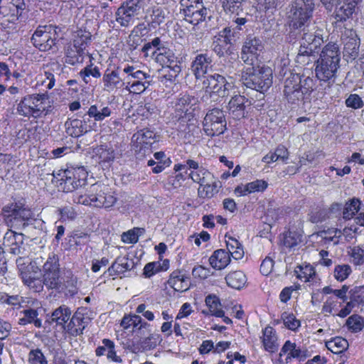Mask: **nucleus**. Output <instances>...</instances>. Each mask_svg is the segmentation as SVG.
I'll return each mask as SVG.
<instances>
[{
  "instance_id": "obj_44",
  "label": "nucleus",
  "mask_w": 364,
  "mask_h": 364,
  "mask_svg": "<svg viewBox=\"0 0 364 364\" xmlns=\"http://www.w3.org/2000/svg\"><path fill=\"white\" fill-rule=\"evenodd\" d=\"M83 50L81 47H68L66 51L65 63L72 65L81 63Z\"/></svg>"
},
{
  "instance_id": "obj_26",
  "label": "nucleus",
  "mask_w": 364,
  "mask_h": 364,
  "mask_svg": "<svg viewBox=\"0 0 364 364\" xmlns=\"http://www.w3.org/2000/svg\"><path fill=\"white\" fill-rule=\"evenodd\" d=\"M262 342L265 350L275 353L279 348L277 336L275 330L271 326H267L262 331Z\"/></svg>"
},
{
  "instance_id": "obj_1",
  "label": "nucleus",
  "mask_w": 364,
  "mask_h": 364,
  "mask_svg": "<svg viewBox=\"0 0 364 364\" xmlns=\"http://www.w3.org/2000/svg\"><path fill=\"white\" fill-rule=\"evenodd\" d=\"M2 215L5 223L11 228L4 235V243L10 247L9 251L11 254L20 255L23 250V234L17 232L16 230L28 232L33 230L42 229L43 221L37 219L32 210L21 201L5 205L2 208Z\"/></svg>"
},
{
  "instance_id": "obj_64",
  "label": "nucleus",
  "mask_w": 364,
  "mask_h": 364,
  "mask_svg": "<svg viewBox=\"0 0 364 364\" xmlns=\"http://www.w3.org/2000/svg\"><path fill=\"white\" fill-rule=\"evenodd\" d=\"M346 105L348 107L356 109L362 108L364 102L358 95L350 94L346 100Z\"/></svg>"
},
{
  "instance_id": "obj_59",
  "label": "nucleus",
  "mask_w": 364,
  "mask_h": 364,
  "mask_svg": "<svg viewBox=\"0 0 364 364\" xmlns=\"http://www.w3.org/2000/svg\"><path fill=\"white\" fill-rule=\"evenodd\" d=\"M350 257L355 265L364 264V250L359 246L353 247L350 250Z\"/></svg>"
},
{
  "instance_id": "obj_58",
  "label": "nucleus",
  "mask_w": 364,
  "mask_h": 364,
  "mask_svg": "<svg viewBox=\"0 0 364 364\" xmlns=\"http://www.w3.org/2000/svg\"><path fill=\"white\" fill-rule=\"evenodd\" d=\"M351 268L348 264L338 265L334 269V277L338 281H343L346 279L350 273Z\"/></svg>"
},
{
  "instance_id": "obj_49",
  "label": "nucleus",
  "mask_w": 364,
  "mask_h": 364,
  "mask_svg": "<svg viewBox=\"0 0 364 364\" xmlns=\"http://www.w3.org/2000/svg\"><path fill=\"white\" fill-rule=\"evenodd\" d=\"M132 324H133V331L138 332L141 335L145 334V331L148 333L151 331V325L147 322L143 321L141 316L138 315H131Z\"/></svg>"
},
{
  "instance_id": "obj_56",
  "label": "nucleus",
  "mask_w": 364,
  "mask_h": 364,
  "mask_svg": "<svg viewBox=\"0 0 364 364\" xmlns=\"http://www.w3.org/2000/svg\"><path fill=\"white\" fill-rule=\"evenodd\" d=\"M28 362L31 364H48V360L39 348L31 350L28 353Z\"/></svg>"
},
{
  "instance_id": "obj_51",
  "label": "nucleus",
  "mask_w": 364,
  "mask_h": 364,
  "mask_svg": "<svg viewBox=\"0 0 364 364\" xmlns=\"http://www.w3.org/2000/svg\"><path fill=\"white\" fill-rule=\"evenodd\" d=\"M80 75L83 81L87 84L90 82V77L92 76L95 78H99L101 76L99 68L97 66L93 67L92 64L87 65L83 70L80 72Z\"/></svg>"
},
{
  "instance_id": "obj_27",
  "label": "nucleus",
  "mask_w": 364,
  "mask_h": 364,
  "mask_svg": "<svg viewBox=\"0 0 364 364\" xmlns=\"http://www.w3.org/2000/svg\"><path fill=\"white\" fill-rule=\"evenodd\" d=\"M22 316L18 318V324L26 326L28 324H33L36 328L42 326V320L38 318V308L32 309L27 308L20 312Z\"/></svg>"
},
{
  "instance_id": "obj_50",
  "label": "nucleus",
  "mask_w": 364,
  "mask_h": 364,
  "mask_svg": "<svg viewBox=\"0 0 364 364\" xmlns=\"http://www.w3.org/2000/svg\"><path fill=\"white\" fill-rule=\"evenodd\" d=\"M281 319L285 327L293 331H296L301 326L300 321L296 319L293 314L284 312L281 316Z\"/></svg>"
},
{
  "instance_id": "obj_13",
  "label": "nucleus",
  "mask_w": 364,
  "mask_h": 364,
  "mask_svg": "<svg viewBox=\"0 0 364 364\" xmlns=\"http://www.w3.org/2000/svg\"><path fill=\"white\" fill-rule=\"evenodd\" d=\"M60 264L57 255H49L43 265V283L48 289H57L60 284Z\"/></svg>"
},
{
  "instance_id": "obj_21",
  "label": "nucleus",
  "mask_w": 364,
  "mask_h": 364,
  "mask_svg": "<svg viewBox=\"0 0 364 364\" xmlns=\"http://www.w3.org/2000/svg\"><path fill=\"white\" fill-rule=\"evenodd\" d=\"M168 284L177 291H185L190 288V277L181 270H175L171 274Z\"/></svg>"
},
{
  "instance_id": "obj_41",
  "label": "nucleus",
  "mask_w": 364,
  "mask_h": 364,
  "mask_svg": "<svg viewBox=\"0 0 364 364\" xmlns=\"http://www.w3.org/2000/svg\"><path fill=\"white\" fill-rule=\"evenodd\" d=\"M318 48L314 47V49H312L311 47H299L297 60L308 64L318 56L319 50H316Z\"/></svg>"
},
{
  "instance_id": "obj_54",
  "label": "nucleus",
  "mask_w": 364,
  "mask_h": 364,
  "mask_svg": "<svg viewBox=\"0 0 364 364\" xmlns=\"http://www.w3.org/2000/svg\"><path fill=\"white\" fill-rule=\"evenodd\" d=\"M346 325L352 331L358 332L363 329L364 326V321L361 316L357 314H354L350 316L347 319Z\"/></svg>"
},
{
  "instance_id": "obj_16",
  "label": "nucleus",
  "mask_w": 364,
  "mask_h": 364,
  "mask_svg": "<svg viewBox=\"0 0 364 364\" xmlns=\"http://www.w3.org/2000/svg\"><path fill=\"white\" fill-rule=\"evenodd\" d=\"M56 31L52 25L39 26L31 37L33 46H55Z\"/></svg>"
},
{
  "instance_id": "obj_20",
  "label": "nucleus",
  "mask_w": 364,
  "mask_h": 364,
  "mask_svg": "<svg viewBox=\"0 0 364 364\" xmlns=\"http://www.w3.org/2000/svg\"><path fill=\"white\" fill-rule=\"evenodd\" d=\"M85 116L86 114L82 117V119H74L65 122L66 132L68 135L79 137L91 130L92 127L87 124Z\"/></svg>"
},
{
  "instance_id": "obj_30",
  "label": "nucleus",
  "mask_w": 364,
  "mask_h": 364,
  "mask_svg": "<svg viewBox=\"0 0 364 364\" xmlns=\"http://www.w3.org/2000/svg\"><path fill=\"white\" fill-rule=\"evenodd\" d=\"M230 255L225 250L220 249L214 251L209 258L210 264L214 269H222L230 262Z\"/></svg>"
},
{
  "instance_id": "obj_5",
  "label": "nucleus",
  "mask_w": 364,
  "mask_h": 364,
  "mask_svg": "<svg viewBox=\"0 0 364 364\" xmlns=\"http://www.w3.org/2000/svg\"><path fill=\"white\" fill-rule=\"evenodd\" d=\"M108 188L100 183L92 184L87 194H75L73 200L75 203L85 205H93L97 208H108L114 205L116 198L109 193H107Z\"/></svg>"
},
{
  "instance_id": "obj_2",
  "label": "nucleus",
  "mask_w": 364,
  "mask_h": 364,
  "mask_svg": "<svg viewBox=\"0 0 364 364\" xmlns=\"http://www.w3.org/2000/svg\"><path fill=\"white\" fill-rule=\"evenodd\" d=\"M289 7L287 17L289 27L294 31L291 32L288 39L289 43L294 44L296 41H292V39L295 38V32L304 31L311 24L315 3L314 0H293Z\"/></svg>"
},
{
  "instance_id": "obj_40",
  "label": "nucleus",
  "mask_w": 364,
  "mask_h": 364,
  "mask_svg": "<svg viewBox=\"0 0 364 364\" xmlns=\"http://www.w3.org/2000/svg\"><path fill=\"white\" fill-rule=\"evenodd\" d=\"M326 346L332 353L338 354L348 348V342L346 339L337 336L327 341Z\"/></svg>"
},
{
  "instance_id": "obj_36",
  "label": "nucleus",
  "mask_w": 364,
  "mask_h": 364,
  "mask_svg": "<svg viewBox=\"0 0 364 364\" xmlns=\"http://www.w3.org/2000/svg\"><path fill=\"white\" fill-rule=\"evenodd\" d=\"M227 284L231 288L240 289L247 282L245 274L242 271H235L225 277Z\"/></svg>"
},
{
  "instance_id": "obj_8",
  "label": "nucleus",
  "mask_w": 364,
  "mask_h": 364,
  "mask_svg": "<svg viewBox=\"0 0 364 364\" xmlns=\"http://www.w3.org/2000/svg\"><path fill=\"white\" fill-rule=\"evenodd\" d=\"M48 99L46 94L27 95L18 105L17 112L23 117L38 118L46 116L48 114L46 106Z\"/></svg>"
},
{
  "instance_id": "obj_14",
  "label": "nucleus",
  "mask_w": 364,
  "mask_h": 364,
  "mask_svg": "<svg viewBox=\"0 0 364 364\" xmlns=\"http://www.w3.org/2000/svg\"><path fill=\"white\" fill-rule=\"evenodd\" d=\"M203 85L205 92L215 93L221 97L228 95L229 90L232 87L223 76L216 73L205 77Z\"/></svg>"
},
{
  "instance_id": "obj_46",
  "label": "nucleus",
  "mask_w": 364,
  "mask_h": 364,
  "mask_svg": "<svg viewBox=\"0 0 364 364\" xmlns=\"http://www.w3.org/2000/svg\"><path fill=\"white\" fill-rule=\"evenodd\" d=\"M217 184L213 179L211 181H206L204 183H200L198 188V195L200 198H210L216 193Z\"/></svg>"
},
{
  "instance_id": "obj_55",
  "label": "nucleus",
  "mask_w": 364,
  "mask_h": 364,
  "mask_svg": "<svg viewBox=\"0 0 364 364\" xmlns=\"http://www.w3.org/2000/svg\"><path fill=\"white\" fill-rule=\"evenodd\" d=\"M303 42H300V46H321L324 41L320 34L304 33L302 36Z\"/></svg>"
},
{
  "instance_id": "obj_3",
  "label": "nucleus",
  "mask_w": 364,
  "mask_h": 364,
  "mask_svg": "<svg viewBox=\"0 0 364 364\" xmlns=\"http://www.w3.org/2000/svg\"><path fill=\"white\" fill-rule=\"evenodd\" d=\"M339 47H323L316 62L315 74L320 82L327 83L325 90L330 89L336 81L341 60Z\"/></svg>"
},
{
  "instance_id": "obj_29",
  "label": "nucleus",
  "mask_w": 364,
  "mask_h": 364,
  "mask_svg": "<svg viewBox=\"0 0 364 364\" xmlns=\"http://www.w3.org/2000/svg\"><path fill=\"white\" fill-rule=\"evenodd\" d=\"M294 272L298 279H304V282H310L313 286L319 284L320 279L318 278L314 268L310 264L298 266Z\"/></svg>"
},
{
  "instance_id": "obj_17",
  "label": "nucleus",
  "mask_w": 364,
  "mask_h": 364,
  "mask_svg": "<svg viewBox=\"0 0 364 364\" xmlns=\"http://www.w3.org/2000/svg\"><path fill=\"white\" fill-rule=\"evenodd\" d=\"M120 67L114 69L107 68L102 76L103 90L112 92L124 85V82L119 76Z\"/></svg>"
},
{
  "instance_id": "obj_43",
  "label": "nucleus",
  "mask_w": 364,
  "mask_h": 364,
  "mask_svg": "<svg viewBox=\"0 0 364 364\" xmlns=\"http://www.w3.org/2000/svg\"><path fill=\"white\" fill-rule=\"evenodd\" d=\"M222 6L226 14L239 15L242 11V6L245 0H220Z\"/></svg>"
},
{
  "instance_id": "obj_25",
  "label": "nucleus",
  "mask_w": 364,
  "mask_h": 364,
  "mask_svg": "<svg viewBox=\"0 0 364 364\" xmlns=\"http://www.w3.org/2000/svg\"><path fill=\"white\" fill-rule=\"evenodd\" d=\"M156 48L152 56L162 66L171 67L172 64L177 63V57L168 47Z\"/></svg>"
},
{
  "instance_id": "obj_38",
  "label": "nucleus",
  "mask_w": 364,
  "mask_h": 364,
  "mask_svg": "<svg viewBox=\"0 0 364 364\" xmlns=\"http://www.w3.org/2000/svg\"><path fill=\"white\" fill-rule=\"evenodd\" d=\"M111 114L112 109L109 107H102L97 105H91L87 112V114L93 118L95 121H102L106 117H109Z\"/></svg>"
},
{
  "instance_id": "obj_35",
  "label": "nucleus",
  "mask_w": 364,
  "mask_h": 364,
  "mask_svg": "<svg viewBox=\"0 0 364 364\" xmlns=\"http://www.w3.org/2000/svg\"><path fill=\"white\" fill-rule=\"evenodd\" d=\"M149 34L147 29L144 27L142 29L137 27L134 28L129 36L130 46H150L148 40Z\"/></svg>"
},
{
  "instance_id": "obj_37",
  "label": "nucleus",
  "mask_w": 364,
  "mask_h": 364,
  "mask_svg": "<svg viewBox=\"0 0 364 364\" xmlns=\"http://www.w3.org/2000/svg\"><path fill=\"white\" fill-rule=\"evenodd\" d=\"M236 34L230 27H226L220 31L214 38V43L216 46H222V44L234 45L236 43Z\"/></svg>"
},
{
  "instance_id": "obj_6",
  "label": "nucleus",
  "mask_w": 364,
  "mask_h": 364,
  "mask_svg": "<svg viewBox=\"0 0 364 364\" xmlns=\"http://www.w3.org/2000/svg\"><path fill=\"white\" fill-rule=\"evenodd\" d=\"M272 75L269 67H247L242 72V80L247 87L264 92L272 85Z\"/></svg>"
},
{
  "instance_id": "obj_24",
  "label": "nucleus",
  "mask_w": 364,
  "mask_h": 364,
  "mask_svg": "<svg viewBox=\"0 0 364 364\" xmlns=\"http://www.w3.org/2000/svg\"><path fill=\"white\" fill-rule=\"evenodd\" d=\"M72 311L66 305H61L55 309L51 314L50 319L52 322L56 323L57 326L62 327L67 331L68 322L71 319Z\"/></svg>"
},
{
  "instance_id": "obj_62",
  "label": "nucleus",
  "mask_w": 364,
  "mask_h": 364,
  "mask_svg": "<svg viewBox=\"0 0 364 364\" xmlns=\"http://www.w3.org/2000/svg\"><path fill=\"white\" fill-rule=\"evenodd\" d=\"M128 86H129L130 92L134 93H141L150 85L148 81H127Z\"/></svg>"
},
{
  "instance_id": "obj_53",
  "label": "nucleus",
  "mask_w": 364,
  "mask_h": 364,
  "mask_svg": "<svg viewBox=\"0 0 364 364\" xmlns=\"http://www.w3.org/2000/svg\"><path fill=\"white\" fill-rule=\"evenodd\" d=\"M144 232L143 228H134L122 235V240L125 243L134 244L138 242L139 237Z\"/></svg>"
},
{
  "instance_id": "obj_48",
  "label": "nucleus",
  "mask_w": 364,
  "mask_h": 364,
  "mask_svg": "<svg viewBox=\"0 0 364 364\" xmlns=\"http://www.w3.org/2000/svg\"><path fill=\"white\" fill-rule=\"evenodd\" d=\"M286 353L291 355L294 358H299L302 356L301 350L296 347L295 343H292L290 341H287L284 343L279 353V357Z\"/></svg>"
},
{
  "instance_id": "obj_12",
  "label": "nucleus",
  "mask_w": 364,
  "mask_h": 364,
  "mask_svg": "<svg viewBox=\"0 0 364 364\" xmlns=\"http://www.w3.org/2000/svg\"><path fill=\"white\" fill-rule=\"evenodd\" d=\"M159 136L154 131L144 129L134 133L132 137V148L137 154L149 153L151 146L158 141Z\"/></svg>"
},
{
  "instance_id": "obj_63",
  "label": "nucleus",
  "mask_w": 364,
  "mask_h": 364,
  "mask_svg": "<svg viewBox=\"0 0 364 364\" xmlns=\"http://www.w3.org/2000/svg\"><path fill=\"white\" fill-rule=\"evenodd\" d=\"M247 184V190L250 193L255 192H262L268 186L267 182L264 180H256Z\"/></svg>"
},
{
  "instance_id": "obj_4",
  "label": "nucleus",
  "mask_w": 364,
  "mask_h": 364,
  "mask_svg": "<svg viewBox=\"0 0 364 364\" xmlns=\"http://www.w3.org/2000/svg\"><path fill=\"white\" fill-rule=\"evenodd\" d=\"M314 87V81L311 77L291 74L284 81V96L288 103L299 105L311 95Z\"/></svg>"
},
{
  "instance_id": "obj_39",
  "label": "nucleus",
  "mask_w": 364,
  "mask_h": 364,
  "mask_svg": "<svg viewBox=\"0 0 364 364\" xmlns=\"http://www.w3.org/2000/svg\"><path fill=\"white\" fill-rule=\"evenodd\" d=\"M225 237L228 238V240H226V245L228 250V252H229L235 259H241L244 255L242 245L237 240L232 237H228L225 235Z\"/></svg>"
},
{
  "instance_id": "obj_61",
  "label": "nucleus",
  "mask_w": 364,
  "mask_h": 364,
  "mask_svg": "<svg viewBox=\"0 0 364 364\" xmlns=\"http://www.w3.org/2000/svg\"><path fill=\"white\" fill-rule=\"evenodd\" d=\"M326 235L323 237V240L326 243L332 242L334 245H337L339 242V239L341 236V230L338 229H332L323 232Z\"/></svg>"
},
{
  "instance_id": "obj_22",
  "label": "nucleus",
  "mask_w": 364,
  "mask_h": 364,
  "mask_svg": "<svg viewBox=\"0 0 364 364\" xmlns=\"http://www.w3.org/2000/svg\"><path fill=\"white\" fill-rule=\"evenodd\" d=\"M134 267V262L127 256L117 257L112 265L108 268L109 276H117L127 271L132 269Z\"/></svg>"
},
{
  "instance_id": "obj_11",
  "label": "nucleus",
  "mask_w": 364,
  "mask_h": 364,
  "mask_svg": "<svg viewBox=\"0 0 364 364\" xmlns=\"http://www.w3.org/2000/svg\"><path fill=\"white\" fill-rule=\"evenodd\" d=\"M180 4L182 7L181 12L186 21L198 25L205 20L208 9L202 0H181Z\"/></svg>"
},
{
  "instance_id": "obj_32",
  "label": "nucleus",
  "mask_w": 364,
  "mask_h": 364,
  "mask_svg": "<svg viewBox=\"0 0 364 364\" xmlns=\"http://www.w3.org/2000/svg\"><path fill=\"white\" fill-rule=\"evenodd\" d=\"M259 57L258 47H242L240 58L248 67L259 66Z\"/></svg>"
},
{
  "instance_id": "obj_34",
  "label": "nucleus",
  "mask_w": 364,
  "mask_h": 364,
  "mask_svg": "<svg viewBox=\"0 0 364 364\" xmlns=\"http://www.w3.org/2000/svg\"><path fill=\"white\" fill-rule=\"evenodd\" d=\"M205 304L208 308V310H203V314L205 315L214 316L216 317L223 316L224 311L221 309V303L218 296L212 294L208 295L205 298Z\"/></svg>"
},
{
  "instance_id": "obj_18",
  "label": "nucleus",
  "mask_w": 364,
  "mask_h": 364,
  "mask_svg": "<svg viewBox=\"0 0 364 364\" xmlns=\"http://www.w3.org/2000/svg\"><path fill=\"white\" fill-rule=\"evenodd\" d=\"M250 105L247 98L241 95H236L228 102L229 114L235 119L244 118L246 114V107Z\"/></svg>"
},
{
  "instance_id": "obj_31",
  "label": "nucleus",
  "mask_w": 364,
  "mask_h": 364,
  "mask_svg": "<svg viewBox=\"0 0 364 364\" xmlns=\"http://www.w3.org/2000/svg\"><path fill=\"white\" fill-rule=\"evenodd\" d=\"M161 341V338L159 333H150L141 341V346L133 344L129 349L132 353H137L140 351L154 348Z\"/></svg>"
},
{
  "instance_id": "obj_9",
  "label": "nucleus",
  "mask_w": 364,
  "mask_h": 364,
  "mask_svg": "<svg viewBox=\"0 0 364 364\" xmlns=\"http://www.w3.org/2000/svg\"><path fill=\"white\" fill-rule=\"evenodd\" d=\"M205 134L210 137L223 134L227 129L225 112L219 108H213L206 113L203 121Z\"/></svg>"
},
{
  "instance_id": "obj_15",
  "label": "nucleus",
  "mask_w": 364,
  "mask_h": 364,
  "mask_svg": "<svg viewBox=\"0 0 364 364\" xmlns=\"http://www.w3.org/2000/svg\"><path fill=\"white\" fill-rule=\"evenodd\" d=\"M141 8L140 0H126L116 12L117 21L122 26H127L132 18L139 14Z\"/></svg>"
},
{
  "instance_id": "obj_28",
  "label": "nucleus",
  "mask_w": 364,
  "mask_h": 364,
  "mask_svg": "<svg viewBox=\"0 0 364 364\" xmlns=\"http://www.w3.org/2000/svg\"><path fill=\"white\" fill-rule=\"evenodd\" d=\"M210 63V59L206 55L200 54L196 56L192 63L191 70L197 79L205 77Z\"/></svg>"
},
{
  "instance_id": "obj_52",
  "label": "nucleus",
  "mask_w": 364,
  "mask_h": 364,
  "mask_svg": "<svg viewBox=\"0 0 364 364\" xmlns=\"http://www.w3.org/2000/svg\"><path fill=\"white\" fill-rule=\"evenodd\" d=\"M102 343L107 348V352L106 355L108 360L118 363L122 362V358L117 355V352L115 350V345L112 341L107 338H104L102 341Z\"/></svg>"
},
{
  "instance_id": "obj_23",
  "label": "nucleus",
  "mask_w": 364,
  "mask_h": 364,
  "mask_svg": "<svg viewBox=\"0 0 364 364\" xmlns=\"http://www.w3.org/2000/svg\"><path fill=\"white\" fill-rule=\"evenodd\" d=\"M86 320L87 318L84 317V314L78 309L73 315L70 322L67 324V331L73 336L82 334L87 323Z\"/></svg>"
},
{
  "instance_id": "obj_33",
  "label": "nucleus",
  "mask_w": 364,
  "mask_h": 364,
  "mask_svg": "<svg viewBox=\"0 0 364 364\" xmlns=\"http://www.w3.org/2000/svg\"><path fill=\"white\" fill-rule=\"evenodd\" d=\"M21 277L23 284L28 286L34 292H40L43 289V280L38 276H36V273L31 272H22Z\"/></svg>"
},
{
  "instance_id": "obj_57",
  "label": "nucleus",
  "mask_w": 364,
  "mask_h": 364,
  "mask_svg": "<svg viewBox=\"0 0 364 364\" xmlns=\"http://www.w3.org/2000/svg\"><path fill=\"white\" fill-rule=\"evenodd\" d=\"M350 302L364 304V287H355L350 291Z\"/></svg>"
},
{
  "instance_id": "obj_7",
  "label": "nucleus",
  "mask_w": 364,
  "mask_h": 364,
  "mask_svg": "<svg viewBox=\"0 0 364 364\" xmlns=\"http://www.w3.org/2000/svg\"><path fill=\"white\" fill-rule=\"evenodd\" d=\"M53 176L60 181L59 187L64 192H73L85 184L87 172L83 167L60 169L53 173Z\"/></svg>"
},
{
  "instance_id": "obj_42",
  "label": "nucleus",
  "mask_w": 364,
  "mask_h": 364,
  "mask_svg": "<svg viewBox=\"0 0 364 364\" xmlns=\"http://www.w3.org/2000/svg\"><path fill=\"white\" fill-rule=\"evenodd\" d=\"M361 201L358 198H353L346 202L343 210V218L350 220L360 210Z\"/></svg>"
},
{
  "instance_id": "obj_60",
  "label": "nucleus",
  "mask_w": 364,
  "mask_h": 364,
  "mask_svg": "<svg viewBox=\"0 0 364 364\" xmlns=\"http://www.w3.org/2000/svg\"><path fill=\"white\" fill-rule=\"evenodd\" d=\"M155 108V106L151 102L140 103L136 112L138 115L148 118L149 116L154 112Z\"/></svg>"
},
{
  "instance_id": "obj_47",
  "label": "nucleus",
  "mask_w": 364,
  "mask_h": 364,
  "mask_svg": "<svg viewBox=\"0 0 364 364\" xmlns=\"http://www.w3.org/2000/svg\"><path fill=\"white\" fill-rule=\"evenodd\" d=\"M301 242V235L296 231L288 230L283 233L282 243L288 248L296 246Z\"/></svg>"
},
{
  "instance_id": "obj_45",
  "label": "nucleus",
  "mask_w": 364,
  "mask_h": 364,
  "mask_svg": "<svg viewBox=\"0 0 364 364\" xmlns=\"http://www.w3.org/2000/svg\"><path fill=\"white\" fill-rule=\"evenodd\" d=\"M190 178L196 183H204L206 181H211L213 179V174L206 168L200 166L196 171H192L189 174Z\"/></svg>"
},
{
  "instance_id": "obj_10",
  "label": "nucleus",
  "mask_w": 364,
  "mask_h": 364,
  "mask_svg": "<svg viewBox=\"0 0 364 364\" xmlns=\"http://www.w3.org/2000/svg\"><path fill=\"white\" fill-rule=\"evenodd\" d=\"M362 0H320L328 10L335 9L333 17L336 22H344L349 19L355 12L356 6Z\"/></svg>"
},
{
  "instance_id": "obj_19",
  "label": "nucleus",
  "mask_w": 364,
  "mask_h": 364,
  "mask_svg": "<svg viewBox=\"0 0 364 364\" xmlns=\"http://www.w3.org/2000/svg\"><path fill=\"white\" fill-rule=\"evenodd\" d=\"M197 102V99L187 94H181L177 98L175 109L176 117L181 122H186V113L188 109L194 105Z\"/></svg>"
}]
</instances>
